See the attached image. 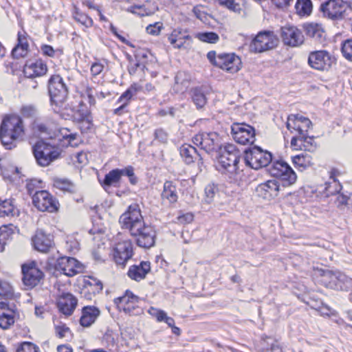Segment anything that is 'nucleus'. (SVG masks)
I'll return each mask as SVG.
<instances>
[{
	"label": "nucleus",
	"instance_id": "nucleus-34",
	"mask_svg": "<svg viewBox=\"0 0 352 352\" xmlns=\"http://www.w3.org/2000/svg\"><path fill=\"white\" fill-rule=\"evenodd\" d=\"M331 279L335 282L338 289L342 291H352V278L346 274L337 272L332 274Z\"/></svg>",
	"mask_w": 352,
	"mask_h": 352
},
{
	"label": "nucleus",
	"instance_id": "nucleus-2",
	"mask_svg": "<svg viewBox=\"0 0 352 352\" xmlns=\"http://www.w3.org/2000/svg\"><path fill=\"white\" fill-rule=\"evenodd\" d=\"M25 135L22 118L16 115L6 116L0 126V140L7 149L16 146L14 142L23 140Z\"/></svg>",
	"mask_w": 352,
	"mask_h": 352
},
{
	"label": "nucleus",
	"instance_id": "nucleus-29",
	"mask_svg": "<svg viewBox=\"0 0 352 352\" xmlns=\"http://www.w3.org/2000/svg\"><path fill=\"white\" fill-rule=\"evenodd\" d=\"M151 271V263L148 261H142L138 265H131L127 272L129 277L135 281H140L145 278L146 274Z\"/></svg>",
	"mask_w": 352,
	"mask_h": 352
},
{
	"label": "nucleus",
	"instance_id": "nucleus-61",
	"mask_svg": "<svg viewBox=\"0 0 352 352\" xmlns=\"http://www.w3.org/2000/svg\"><path fill=\"white\" fill-rule=\"evenodd\" d=\"M28 51V48L16 45L12 50V56L14 58H20L24 57Z\"/></svg>",
	"mask_w": 352,
	"mask_h": 352
},
{
	"label": "nucleus",
	"instance_id": "nucleus-17",
	"mask_svg": "<svg viewBox=\"0 0 352 352\" xmlns=\"http://www.w3.org/2000/svg\"><path fill=\"white\" fill-rule=\"evenodd\" d=\"M333 60L329 53L325 50L312 52L308 58V64L311 67L317 70L328 69Z\"/></svg>",
	"mask_w": 352,
	"mask_h": 352
},
{
	"label": "nucleus",
	"instance_id": "nucleus-53",
	"mask_svg": "<svg viewBox=\"0 0 352 352\" xmlns=\"http://www.w3.org/2000/svg\"><path fill=\"white\" fill-rule=\"evenodd\" d=\"M20 113L23 118H34L37 114V109L33 104H25L21 107Z\"/></svg>",
	"mask_w": 352,
	"mask_h": 352
},
{
	"label": "nucleus",
	"instance_id": "nucleus-7",
	"mask_svg": "<svg viewBox=\"0 0 352 352\" xmlns=\"http://www.w3.org/2000/svg\"><path fill=\"white\" fill-rule=\"evenodd\" d=\"M278 41V37L273 32L261 31L252 39L249 49L253 53H263L276 47Z\"/></svg>",
	"mask_w": 352,
	"mask_h": 352
},
{
	"label": "nucleus",
	"instance_id": "nucleus-44",
	"mask_svg": "<svg viewBox=\"0 0 352 352\" xmlns=\"http://www.w3.org/2000/svg\"><path fill=\"white\" fill-rule=\"evenodd\" d=\"M73 17L74 19L78 22L79 23L83 25L86 28H89L92 26L93 20L88 15L85 13L81 12L79 9L76 7H74L73 11Z\"/></svg>",
	"mask_w": 352,
	"mask_h": 352
},
{
	"label": "nucleus",
	"instance_id": "nucleus-37",
	"mask_svg": "<svg viewBox=\"0 0 352 352\" xmlns=\"http://www.w3.org/2000/svg\"><path fill=\"white\" fill-rule=\"evenodd\" d=\"M140 298L133 294L130 290H126L124 294L114 299V304L119 311H123V307L127 306L131 302L139 301Z\"/></svg>",
	"mask_w": 352,
	"mask_h": 352
},
{
	"label": "nucleus",
	"instance_id": "nucleus-8",
	"mask_svg": "<svg viewBox=\"0 0 352 352\" xmlns=\"http://www.w3.org/2000/svg\"><path fill=\"white\" fill-rule=\"evenodd\" d=\"M192 142L208 154L221 148V138L216 132H199L192 138Z\"/></svg>",
	"mask_w": 352,
	"mask_h": 352
},
{
	"label": "nucleus",
	"instance_id": "nucleus-11",
	"mask_svg": "<svg viewBox=\"0 0 352 352\" xmlns=\"http://www.w3.org/2000/svg\"><path fill=\"white\" fill-rule=\"evenodd\" d=\"M348 7V3L344 0H328L321 4L320 11L324 17L340 21L345 18Z\"/></svg>",
	"mask_w": 352,
	"mask_h": 352
},
{
	"label": "nucleus",
	"instance_id": "nucleus-38",
	"mask_svg": "<svg viewBox=\"0 0 352 352\" xmlns=\"http://www.w3.org/2000/svg\"><path fill=\"white\" fill-rule=\"evenodd\" d=\"M191 98L197 109H202L206 104V97L201 87H195L190 91Z\"/></svg>",
	"mask_w": 352,
	"mask_h": 352
},
{
	"label": "nucleus",
	"instance_id": "nucleus-55",
	"mask_svg": "<svg viewBox=\"0 0 352 352\" xmlns=\"http://www.w3.org/2000/svg\"><path fill=\"white\" fill-rule=\"evenodd\" d=\"M14 234V226L12 224L4 225L0 227V239L7 242L12 238Z\"/></svg>",
	"mask_w": 352,
	"mask_h": 352
},
{
	"label": "nucleus",
	"instance_id": "nucleus-58",
	"mask_svg": "<svg viewBox=\"0 0 352 352\" xmlns=\"http://www.w3.org/2000/svg\"><path fill=\"white\" fill-rule=\"evenodd\" d=\"M148 313L153 317L155 318L157 322H162L166 316V313L162 310L153 307H151Z\"/></svg>",
	"mask_w": 352,
	"mask_h": 352
},
{
	"label": "nucleus",
	"instance_id": "nucleus-3",
	"mask_svg": "<svg viewBox=\"0 0 352 352\" xmlns=\"http://www.w3.org/2000/svg\"><path fill=\"white\" fill-rule=\"evenodd\" d=\"M207 58L211 64L230 74H235L241 69V59L234 54L217 55L215 51H210L207 54Z\"/></svg>",
	"mask_w": 352,
	"mask_h": 352
},
{
	"label": "nucleus",
	"instance_id": "nucleus-56",
	"mask_svg": "<svg viewBox=\"0 0 352 352\" xmlns=\"http://www.w3.org/2000/svg\"><path fill=\"white\" fill-rule=\"evenodd\" d=\"M218 1L220 5L224 6L230 10L236 12L241 10V0H218Z\"/></svg>",
	"mask_w": 352,
	"mask_h": 352
},
{
	"label": "nucleus",
	"instance_id": "nucleus-23",
	"mask_svg": "<svg viewBox=\"0 0 352 352\" xmlns=\"http://www.w3.org/2000/svg\"><path fill=\"white\" fill-rule=\"evenodd\" d=\"M17 316L14 305L10 306L5 302H0V328L10 329L14 324Z\"/></svg>",
	"mask_w": 352,
	"mask_h": 352
},
{
	"label": "nucleus",
	"instance_id": "nucleus-57",
	"mask_svg": "<svg viewBox=\"0 0 352 352\" xmlns=\"http://www.w3.org/2000/svg\"><path fill=\"white\" fill-rule=\"evenodd\" d=\"M163 28V24L161 22H156L153 24H150L146 27V32L148 34L157 36L160 34L162 29Z\"/></svg>",
	"mask_w": 352,
	"mask_h": 352
},
{
	"label": "nucleus",
	"instance_id": "nucleus-52",
	"mask_svg": "<svg viewBox=\"0 0 352 352\" xmlns=\"http://www.w3.org/2000/svg\"><path fill=\"white\" fill-rule=\"evenodd\" d=\"M54 186L63 191L72 192L74 189V184L67 179H56L54 182Z\"/></svg>",
	"mask_w": 352,
	"mask_h": 352
},
{
	"label": "nucleus",
	"instance_id": "nucleus-40",
	"mask_svg": "<svg viewBox=\"0 0 352 352\" xmlns=\"http://www.w3.org/2000/svg\"><path fill=\"white\" fill-rule=\"evenodd\" d=\"M311 160V157L307 153H301L292 157L294 165L300 170L310 166L312 164Z\"/></svg>",
	"mask_w": 352,
	"mask_h": 352
},
{
	"label": "nucleus",
	"instance_id": "nucleus-32",
	"mask_svg": "<svg viewBox=\"0 0 352 352\" xmlns=\"http://www.w3.org/2000/svg\"><path fill=\"white\" fill-rule=\"evenodd\" d=\"M179 153L187 164L193 163L196 160H202L203 158L195 147L188 144H184L179 148Z\"/></svg>",
	"mask_w": 352,
	"mask_h": 352
},
{
	"label": "nucleus",
	"instance_id": "nucleus-25",
	"mask_svg": "<svg viewBox=\"0 0 352 352\" xmlns=\"http://www.w3.org/2000/svg\"><path fill=\"white\" fill-rule=\"evenodd\" d=\"M47 71L46 64L41 60H29L23 67V74L27 78H35L41 76Z\"/></svg>",
	"mask_w": 352,
	"mask_h": 352
},
{
	"label": "nucleus",
	"instance_id": "nucleus-33",
	"mask_svg": "<svg viewBox=\"0 0 352 352\" xmlns=\"http://www.w3.org/2000/svg\"><path fill=\"white\" fill-rule=\"evenodd\" d=\"M20 211L15 205L14 199H0V217H19Z\"/></svg>",
	"mask_w": 352,
	"mask_h": 352
},
{
	"label": "nucleus",
	"instance_id": "nucleus-12",
	"mask_svg": "<svg viewBox=\"0 0 352 352\" xmlns=\"http://www.w3.org/2000/svg\"><path fill=\"white\" fill-rule=\"evenodd\" d=\"M269 173L274 177L280 178L283 186H290L296 181V175L289 165L283 160H277L269 168Z\"/></svg>",
	"mask_w": 352,
	"mask_h": 352
},
{
	"label": "nucleus",
	"instance_id": "nucleus-20",
	"mask_svg": "<svg viewBox=\"0 0 352 352\" xmlns=\"http://www.w3.org/2000/svg\"><path fill=\"white\" fill-rule=\"evenodd\" d=\"M132 256L133 244L131 241H123L116 245L113 251V258L118 265L124 266Z\"/></svg>",
	"mask_w": 352,
	"mask_h": 352
},
{
	"label": "nucleus",
	"instance_id": "nucleus-10",
	"mask_svg": "<svg viewBox=\"0 0 352 352\" xmlns=\"http://www.w3.org/2000/svg\"><path fill=\"white\" fill-rule=\"evenodd\" d=\"M131 235L135 238L136 244L143 248H150L155 245L156 232L153 226L145 222L131 230Z\"/></svg>",
	"mask_w": 352,
	"mask_h": 352
},
{
	"label": "nucleus",
	"instance_id": "nucleus-47",
	"mask_svg": "<svg viewBox=\"0 0 352 352\" xmlns=\"http://www.w3.org/2000/svg\"><path fill=\"white\" fill-rule=\"evenodd\" d=\"M140 89V87L137 84L131 85V87L120 96L118 102H126L127 105L132 96L135 94Z\"/></svg>",
	"mask_w": 352,
	"mask_h": 352
},
{
	"label": "nucleus",
	"instance_id": "nucleus-39",
	"mask_svg": "<svg viewBox=\"0 0 352 352\" xmlns=\"http://www.w3.org/2000/svg\"><path fill=\"white\" fill-rule=\"evenodd\" d=\"M84 292H89L91 291L92 294H98L103 289V285L102 282L92 276H89L87 279L84 280Z\"/></svg>",
	"mask_w": 352,
	"mask_h": 352
},
{
	"label": "nucleus",
	"instance_id": "nucleus-1",
	"mask_svg": "<svg viewBox=\"0 0 352 352\" xmlns=\"http://www.w3.org/2000/svg\"><path fill=\"white\" fill-rule=\"evenodd\" d=\"M240 160V151L234 144H228L220 148L217 168L229 179L230 182H236L242 177Z\"/></svg>",
	"mask_w": 352,
	"mask_h": 352
},
{
	"label": "nucleus",
	"instance_id": "nucleus-54",
	"mask_svg": "<svg viewBox=\"0 0 352 352\" xmlns=\"http://www.w3.org/2000/svg\"><path fill=\"white\" fill-rule=\"evenodd\" d=\"M341 52L346 59L352 61V39H346L342 42Z\"/></svg>",
	"mask_w": 352,
	"mask_h": 352
},
{
	"label": "nucleus",
	"instance_id": "nucleus-30",
	"mask_svg": "<svg viewBox=\"0 0 352 352\" xmlns=\"http://www.w3.org/2000/svg\"><path fill=\"white\" fill-rule=\"evenodd\" d=\"M307 36L312 38L316 42L322 43L325 41V31L321 24L309 23L303 25Z\"/></svg>",
	"mask_w": 352,
	"mask_h": 352
},
{
	"label": "nucleus",
	"instance_id": "nucleus-36",
	"mask_svg": "<svg viewBox=\"0 0 352 352\" xmlns=\"http://www.w3.org/2000/svg\"><path fill=\"white\" fill-rule=\"evenodd\" d=\"M163 200H167L170 204L177 202L178 196L176 190V186L171 181H166L164 184V189L162 192Z\"/></svg>",
	"mask_w": 352,
	"mask_h": 352
},
{
	"label": "nucleus",
	"instance_id": "nucleus-9",
	"mask_svg": "<svg viewBox=\"0 0 352 352\" xmlns=\"http://www.w3.org/2000/svg\"><path fill=\"white\" fill-rule=\"evenodd\" d=\"M48 91L52 104L60 105L66 100L68 89L59 75H53L48 81Z\"/></svg>",
	"mask_w": 352,
	"mask_h": 352
},
{
	"label": "nucleus",
	"instance_id": "nucleus-63",
	"mask_svg": "<svg viewBox=\"0 0 352 352\" xmlns=\"http://www.w3.org/2000/svg\"><path fill=\"white\" fill-rule=\"evenodd\" d=\"M17 41H18V43L16 45L21 46V47H26V48L29 47V44L28 43L25 32H23V33L21 32H18Z\"/></svg>",
	"mask_w": 352,
	"mask_h": 352
},
{
	"label": "nucleus",
	"instance_id": "nucleus-21",
	"mask_svg": "<svg viewBox=\"0 0 352 352\" xmlns=\"http://www.w3.org/2000/svg\"><path fill=\"white\" fill-rule=\"evenodd\" d=\"M281 38L285 45L292 47L298 46L304 41L301 31L294 26L282 27Z\"/></svg>",
	"mask_w": 352,
	"mask_h": 352
},
{
	"label": "nucleus",
	"instance_id": "nucleus-35",
	"mask_svg": "<svg viewBox=\"0 0 352 352\" xmlns=\"http://www.w3.org/2000/svg\"><path fill=\"white\" fill-rule=\"evenodd\" d=\"M173 89L177 93H184L190 85V76L186 72H179L175 78Z\"/></svg>",
	"mask_w": 352,
	"mask_h": 352
},
{
	"label": "nucleus",
	"instance_id": "nucleus-50",
	"mask_svg": "<svg viewBox=\"0 0 352 352\" xmlns=\"http://www.w3.org/2000/svg\"><path fill=\"white\" fill-rule=\"evenodd\" d=\"M16 352H41V350L39 347L33 342H22L17 345Z\"/></svg>",
	"mask_w": 352,
	"mask_h": 352
},
{
	"label": "nucleus",
	"instance_id": "nucleus-22",
	"mask_svg": "<svg viewBox=\"0 0 352 352\" xmlns=\"http://www.w3.org/2000/svg\"><path fill=\"white\" fill-rule=\"evenodd\" d=\"M32 245L38 252L46 253L53 247V236L43 230H37L32 238Z\"/></svg>",
	"mask_w": 352,
	"mask_h": 352
},
{
	"label": "nucleus",
	"instance_id": "nucleus-49",
	"mask_svg": "<svg viewBox=\"0 0 352 352\" xmlns=\"http://www.w3.org/2000/svg\"><path fill=\"white\" fill-rule=\"evenodd\" d=\"M219 188L214 184H209L205 187L204 201L210 204L214 201L215 195L218 193Z\"/></svg>",
	"mask_w": 352,
	"mask_h": 352
},
{
	"label": "nucleus",
	"instance_id": "nucleus-19",
	"mask_svg": "<svg viewBox=\"0 0 352 352\" xmlns=\"http://www.w3.org/2000/svg\"><path fill=\"white\" fill-rule=\"evenodd\" d=\"M56 270L67 276H73L81 270L80 263L73 257L62 256L59 258L55 265Z\"/></svg>",
	"mask_w": 352,
	"mask_h": 352
},
{
	"label": "nucleus",
	"instance_id": "nucleus-28",
	"mask_svg": "<svg viewBox=\"0 0 352 352\" xmlns=\"http://www.w3.org/2000/svg\"><path fill=\"white\" fill-rule=\"evenodd\" d=\"M78 303V300L72 294H63L58 301V307L63 314L70 316L74 312Z\"/></svg>",
	"mask_w": 352,
	"mask_h": 352
},
{
	"label": "nucleus",
	"instance_id": "nucleus-62",
	"mask_svg": "<svg viewBox=\"0 0 352 352\" xmlns=\"http://www.w3.org/2000/svg\"><path fill=\"white\" fill-rule=\"evenodd\" d=\"M155 139L161 143H166L168 140V134L162 129H157L154 133Z\"/></svg>",
	"mask_w": 352,
	"mask_h": 352
},
{
	"label": "nucleus",
	"instance_id": "nucleus-24",
	"mask_svg": "<svg viewBox=\"0 0 352 352\" xmlns=\"http://www.w3.org/2000/svg\"><path fill=\"white\" fill-rule=\"evenodd\" d=\"M170 43L177 49L188 48L192 43V38L186 30L175 29L168 36Z\"/></svg>",
	"mask_w": 352,
	"mask_h": 352
},
{
	"label": "nucleus",
	"instance_id": "nucleus-27",
	"mask_svg": "<svg viewBox=\"0 0 352 352\" xmlns=\"http://www.w3.org/2000/svg\"><path fill=\"white\" fill-rule=\"evenodd\" d=\"M256 349L258 352H283L278 342L274 338L265 335L261 336Z\"/></svg>",
	"mask_w": 352,
	"mask_h": 352
},
{
	"label": "nucleus",
	"instance_id": "nucleus-15",
	"mask_svg": "<svg viewBox=\"0 0 352 352\" xmlns=\"http://www.w3.org/2000/svg\"><path fill=\"white\" fill-rule=\"evenodd\" d=\"M233 139L241 144H252L255 141L254 129L245 123H235L232 126Z\"/></svg>",
	"mask_w": 352,
	"mask_h": 352
},
{
	"label": "nucleus",
	"instance_id": "nucleus-16",
	"mask_svg": "<svg viewBox=\"0 0 352 352\" xmlns=\"http://www.w3.org/2000/svg\"><path fill=\"white\" fill-rule=\"evenodd\" d=\"M22 280L28 288L38 285L44 276L43 272L38 269L35 262L22 265Z\"/></svg>",
	"mask_w": 352,
	"mask_h": 352
},
{
	"label": "nucleus",
	"instance_id": "nucleus-43",
	"mask_svg": "<svg viewBox=\"0 0 352 352\" xmlns=\"http://www.w3.org/2000/svg\"><path fill=\"white\" fill-rule=\"evenodd\" d=\"M296 12L300 16L309 15L312 11L311 0H297L295 6Z\"/></svg>",
	"mask_w": 352,
	"mask_h": 352
},
{
	"label": "nucleus",
	"instance_id": "nucleus-64",
	"mask_svg": "<svg viewBox=\"0 0 352 352\" xmlns=\"http://www.w3.org/2000/svg\"><path fill=\"white\" fill-rule=\"evenodd\" d=\"M104 69V65L97 61L92 64L91 67V73L93 76L99 75Z\"/></svg>",
	"mask_w": 352,
	"mask_h": 352
},
{
	"label": "nucleus",
	"instance_id": "nucleus-13",
	"mask_svg": "<svg viewBox=\"0 0 352 352\" xmlns=\"http://www.w3.org/2000/svg\"><path fill=\"white\" fill-rule=\"evenodd\" d=\"M144 222L138 204H133L128 207L127 210L119 219L122 228L131 230L140 226Z\"/></svg>",
	"mask_w": 352,
	"mask_h": 352
},
{
	"label": "nucleus",
	"instance_id": "nucleus-60",
	"mask_svg": "<svg viewBox=\"0 0 352 352\" xmlns=\"http://www.w3.org/2000/svg\"><path fill=\"white\" fill-rule=\"evenodd\" d=\"M349 197L344 194H340V192L337 194V197L335 201L336 206L339 208H342L344 206H348L349 201Z\"/></svg>",
	"mask_w": 352,
	"mask_h": 352
},
{
	"label": "nucleus",
	"instance_id": "nucleus-45",
	"mask_svg": "<svg viewBox=\"0 0 352 352\" xmlns=\"http://www.w3.org/2000/svg\"><path fill=\"white\" fill-rule=\"evenodd\" d=\"M0 296L5 299H14L16 298L12 286L6 280H0Z\"/></svg>",
	"mask_w": 352,
	"mask_h": 352
},
{
	"label": "nucleus",
	"instance_id": "nucleus-51",
	"mask_svg": "<svg viewBox=\"0 0 352 352\" xmlns=\"http://www.w3.org/2000/svg\"><path fill=\"white\" fill-rule=\"evenodd\" d=\"M303 136V138L301 140L302 150L314 152L317 147L314 137L309 136L308 133L304 134Z\"/></svg>",
	"mask_w": 352,
	"mask_h": 352
},
{
	"label": "nucleus",
	"instance_id": "nucleus-48",
	"mask_svg": "<svg viewBox=\"0 0 352 352\" xmlns=\"http://www.w3.org/2000/svg\"><path fill=\"white\" fill-rule=\"evenodd\" d=\"M196 38L202 42L216 43L219 39V35L213 32H199L196 34Z\"/></svg>",
	"mask_w": 352,
	"mask_h": 352
},
{
	"label": "nucleus",
	"instance_id": "nucleus-14",
	"mask_svg": "<svg viewBox=\"0 0 352 352\" xmlns=\"http://www.w3.org/2000/svg\"><path fill=\"white\" fill-rule=\"evenodd\" d=\"M32 204L41 212H54L58 210V201L47 190H37L32 195Z\"/></svg>",
	"mask_w": 352,
	"mask_h": 352
},
{
	"label": "nucleus",
	"instance_id": "nucleus-46",
	"mask_svg": "<svg viewBox=\"0 0 352 352\" xmlns=\"http://www.w3.org/2000/svg\"><path fill=\"white\" fill-rule=\"evenodd\" d=\"M330 178L332 179L333 181L331 182L326 183L325 187V190L327 196L337 195L342 190V186L334 178L333 173H331Z\"/></svg>",
	"mask_w": 352,
	"mask_h": 352
},
{
	"label": "nucleus",
	"instance_id": "nucleus-5",
	"mask_svg": "<svg viewBox=\"0 0 352 352\" xmlns=\"http://www.w3.org/2000/svg\"><path fill=\"white\" fill-rule=\"evenodd\" d=\"M244 161L246 166L257 170L268 166L272 161V155L261 147L254 146L245 149Z\"/></svg>",
	"mask_w": 352,
	"mask_h": 352
},
{
	"label": "nucleus",
	"instance_id": "nucleus-26",
	"mask_svg": "<svg viewBox=\"0 0 352 352\" xmlns=\"http://www.w3.org/2000/svg\"><path fill=\"white\" fill-rule=\"evenodd\" d=\"M279 190V182L271 179L258 185L256 192L258 196L264 199H270L278 196Z\"/></svg>",
	"mask_w": 352,
	"mask_h": 352
},
{
	"label": "nucleus",
	"instance_id": "nucleus-4",
	"mask_svg": "<svg viewBox=\"0 0 352 352\" xmlns=\"http://www.w3.org/2000/svg\"><path fill=\"white\" fill-rule=\"evenodd\" d=\"M32 151L36 163L43 167L47 166L60 155L58 148L43 140L33 146Z\"/></svg>",
	"mask_w": 352,
	"mask_h": 352
},
{
	"label": "nucleus",
	"instance_id": "nucleus-18",
	"mask_svg": "<svg viewBox=\"0 0 352 352\" xmlns=\"http://www.w3.org/2000/svg\"><path fill=\"white\" fill-rule=\"evenodd\" d=\"M311 125L312 123L309 118L294 114L289 116L286 124L287 128L292 133L296 131L298 135L302 136L304 134L308 133V130Z\"/></svg>",
	"mask_w": 352,
	"mask_h": 352
},
{
	"label": "nucleus",
	"instance_id": "nucleus-42",
	"mask_svg": "<svg viewBox=\"0 0 352 352\" xmlns=\"http://www.w3.org/2000/svg\"><path fill=\"white\" fill-rule=\"evenodd\" d=\"M54 123L50 120H47L46 121H42L40 119L36 118L33 123V129L37 130L38 132L41 133L50 134L52 130V127Z\"/></svg>",
	"mask_w": 352,
	"mask_h": 352
},
{
	"label": "nucleus",
	"instance_id": "nucleus-41",
	"mask_svg": "<svg viewBox=\"0 0 352 352\" xmlns=\"http://www.w3.org/2000/svg\"><path fill=\"white\" fill-rule=\"evenodd\" d=\"M80 111V129L82 133H87L93 126L92 118L88 110Z\"/></svg>",
	"mask_w": 352,
	"mask_h": 352
},
{
	"label": "nucleus",
	"instance_id": "nucleus-59",
	"mask_svg": "<svg viewBox=\"0 0 352 352\" xmlns=\"http://www.w3.org/2000/svg\"><path fill=\"white\" fill-rule=\"evenodd\" d=\"M55 332L58 338H63L67 337V334L70 333V329L64 324H57L55 326Z\"/></svg>",
	"mask_w": 352,
	"mask_h": 352
},
{
	"label": "nucleus",
	"instance_id": "nucleus-31",
	"mask_svg": "<svg viewBox=\"0 0 352 352\" xmlns=\"http://www.w3.org/2000/svg\"><path fill=\"white\" fill-rule=\"evenodd\" d=\"M100 313V310L96 307L87 306L83 307L80 319V324L85 327L91 326L99 316Z\"/></svg>",
	"mask_w": 352,
	"mask_h": 352
},
{
	"label": "nucleus",
	"instance_id": "nucleus-6",
	"mask_svg": "<svg viewBox=\"0 0 352 352\" xmlns=\"http://www.w3.org/2000/svg\"><path fill=\"white\" fill-rule=\"evenodd\" d=\"M122 176L128 177L132 185H135L138 183V177L135 175L134 168L131 166L124 168L113 169L105 175L102 180H99V182L102 187L107 190L111 186H118Z\"/></svg>",
	"mask_w": 352,
	"mask_h": 352
}]
</instances>
